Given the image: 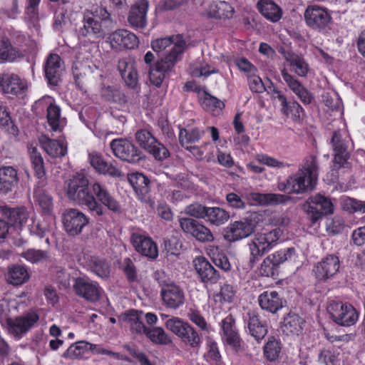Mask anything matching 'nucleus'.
<instances>
[{
    "label": "nucleus",
    "mask_w": 365,
    "mask_h": 365,
    "mask_svg": "<svg viewBox=\"0 0 365 365\" xmlns=\"http://www.w3.org/2000/svg\"><path fill=\"white\" fill-rule=\"evenodd\" d=\"M66 195L71 200L84 205L101 225H108L111 214H119L122 211L120 202L105 185L95 182L89 187L88 180L81 173H77L68 180Z\"/></svg>",
    "instance_id": "nucleus-1"
},
{
    "label": "nucleus",
    "mask_w": 365,
    "mask_h": 365,
    "mask_svg": "<svg viewBox=\"0 0 365 365\" xmlns=\"http://www.w3.org/2000/svg\"><path fill=\"white\" fill-rule=\"evenodd\" d=\"M152 49L163 56L150 68V82L160 87L167 75L180 59L186 48V41L180 34L156 38L150 43Z\"/></svg>",
    "instance_id": "nucleus-2"
},
{
    "label": "nucleus",
    "mask_w": 365,
    "mask_h": 365,
    "mask_svg": "<svg viewBox=\"0 0 365 365\" xmlns=\"http://www.w3.org/2000/svg\"><path fill=\"white\" fill-rule=\"evenodd\" d=\"M282 235L279 228L269 232H257L248 243L250 250L249 264L252 267L259 258L270 251L277 243Z\"/></svg>",
    "instance_id": "nucleus-3"
},
{
    "label": "nucleus",
    "mask_w": 365,
    "mask_h": 365,
    "mask_svg": "<svg viewBox=\"0 0 365 365\" xmlns=\"http://www.w3.org/2000/svg\"><path fill=\"white\" fill-rule=\"evenodd\" d=\"M165 325L167 329L178 336L185 345L192 349L200 347L202 337L189 323L178 317H173L167 320Z\"/></svg>",
    "instance_id": "nucleus-4"
},
{
    "label": "nucleus",
    "mask_w": 365,
    "mask_h": 365,
    "mask_svg": "<svg viewBox=\"0 0 365 365\" xmlns=\"http://www.w3.org/2000/svg\"><path fill=\"white\" fill-rule=\"evenodd\" d=\"M302 207L312 223H315L324 215L334 212V205L331 199L321 194L309 197Z\"/></svg>",
    "instance_id": "nucleus-5"
},
{
    "label": "nucleus",
    "mask_w": 365,
    "mask_h": 365,
    "mask_svg": "<svg viewBox=\"0 0 365 365\" xmlns=\"http://www.w3.org/2000/svg\"><path fill=\"white\" fill-rule=\"evenodd\" d=\"M163 274L159 272L155 273V278L161 287L160 294L163 301L166 307L175 309L184 304L185 298L184 292L175 283L160 279V274Z\"/></svg>",
    "instance_id": "nucleus-6"
},
{
    "label": "nucleus",
    "mask_w": 365,
    "mask_h": 365,
    "mask_svg": "<svg viewBox=\"0 0 365 365\" xmlns=\"http://www.w3.org/2000/svg\"><path fill=\"white\" fill-rule=\"evenodd\" d=\"M110 147L115 156L128 163L137 164L145 158L143 153L127 139H114L110 142Z\"/></svg>",
    "instance_id": "nucleus-7"
},
{
    "label": "nucleus",
    "mask_w": 365,
    "mask_h": 365,
    "mask_svg": "<svg viewBox=\"0 0 365 365\" xmlns=\"http://www.w3.org/2000/svg\"><path fill=\"white\" fill-rule=\"evenodd\" d=\"M140 148L150 153L156 160H163L170 155L168 150L146 129H140L135 134Z\"/></svg>",
    "instance_id": "nucleus-8"
},
{
    "label": "nucleus",
    "mask_w": 365,
    "mask_h": 365,
    "mask_svg": "<svg viewBox=\"0 0 365 365\" xmlns=\"http://www.w3.org/2000/svg\"><path fill=\"white\" fill-rule=\"evenodd\" d=\"M332 320L341 326H351L358 319V313L350 304L331 302L327 307Z\"/></svg>",
    "instance_id": "nucleus-9"
},
{
    "label": "nucleus",
    "mask_w": 365,
    "mask_h": 365,
    "mask_svg": "<svg viewBox=\"0 0 365 365\" xmlns=\"http://www.w3.org/2000/svg\"><path fill=\"white\" fill-rule=\"evenodd\" d=\"M304 19L309 28L318 31H324L329 29L332 22L328 9L316 5L309 6L306 9Z\"/></svg>",
    "instance_id": "nucleus-10"
},
{
    "label": "nucleus",
    "mask_w": 365,
    "mask_h": 365,
    "mask_svg": "<svg viewBox=\"0 0 365 365\" xmlns=\"http://www.w3.org/2000/svg\"><path fill=\"white\" fill-rule=\"evenodd\" d=\"M340 260L334 254L327 255L318 262L313 268V274L319 283H325L333 279L339 272Z\"/></svg>",
    "instance_id": "nucleus-11"
},
{
    "label": "nucleus",
    "mask_w": 365,
    "mask_h": 365,
    "mask_svg": "<svg viewBox=\"0 0 365 365\" xmlns=\"http://www.w3.org/2000/svg\"><path fill=\"white\" fill-rule=\"evenodd\" d=\"M90 218L76 208H68L62 215V222L66 232L71 236L80 235L88 225Z\"/></svg>",
    "instance_id": "nucleus-12"
},
{
    "label": "nucleus",
    "mask_w": 365,
    "mask_h": 365,
    "mask_svg": "<svg viewBox=\"0 0 365 365\" xmlns=\"http://www.w3.org/2000/svg\"><path fill=\"white\" fill-rule=\"evenodd\" d=\"M38 320V314L35 312H30L24 315L15 318H8L6 322L9 333L14 338L19 339L25 335Z\"/></svg>",
    "instance_id": "nucleus-13"
},
{
    "label": "nucleus",
    "mask_w": 365,
    "mask_h": 365,
    "mask_svg": "<svg viewBox=\"0 0 365 365\" xmlns=\"http://www.w3.org/2000/svg\"><path fill=\"white\" fill-rule=\"evenodd\" d=\"M314 183L302 170L289 176L286 181L278 183L279 190L289 194H302L314 189Z\"/></svg>",
    "instance_id": "nucleus-14"
},
{
    "label": "nucleus",
    "mask_w": 365,
    "mask_h": 365,
    "mask_svg": "<svg viewBox=\"0 0 365 365\" xmlns=\"http://www.w3.org/2000/svg\"><path fill=\"white\" fill-rule=\"evenodd\" d=\"M295 255V249L289 247L275 252L265 257L259 268L260 275L273 277L279 265Z\"/></svg>",
    "instance_id": "nucleus-15"
},
{
    "label": "nucleus",
    "mask_w": 365,
    "mask_h": 365,
    "mask_svg": "<svg viewBox=\"0 0 365 365\" xmlns=\"http://www.w3.org/2000/svg\"><path fill=\"white\" fill-rule=\"evenodd\" d=\"M255 222L247 217L235 221L225 230L224 238L230 242L246 238L255 232Z\"/></svg>",
    "instance_id": "nucleus-16"
},
{
    "label": "nucleus",
    "mask_w": 365,
    "mask_h": 365,
    "mask_svg": "<svg viewBox=\"0 0 365 365\" xmlns=\"http://www.w3.org/2000/svg\"><path fill=\"white\" fill-rule=\"evenodd\" d=\"M331 144L334 151L333 170H337L341 168L346 167L349 165L348 159L350 157L349 152L348 151V144L342 138L339 132L334 131L333 133Z\"/></svg>",
    "instance_id": "nucleus-17"
},
{
    "label": "nucleus",
    "mask_w": 365,
    "mask_h": 365,
    "mask_svg": "<svg viewBox=\"0 0 365 365\" xmlns=\"http://www.w3.org/2000/svg\"><path fill=\"white\" fill-rule=\"evenodd\" d=\"M179 223L183 232L190 234L200 242H207L214 240V237L210 230L196 220L182 217L179 219Z\"/></svg>",
    "instance_id": "nucleus-18"
},
{
    "label": "nucleus",
    "mask_w": 365,
    "mask_h": 365,
    "mask_svg": "<svg viewBox=\"0 0 365 365\" xmlns=\"http://www.w3.org/2000/svg\"><path fill=\"white\" fill-rule=\"evenodd\" d=\"M73 289L78 296L87 301L95 302L101 298V287L98 283L93 282L88 278L77 277L73 284Z\"/></svg>",
    "instance_id": "nucleus-19"
},
{
    "label": "nucleus",
    "mask_w": 365,
    "mask_h": 365,
    "mask_svg": "<svg viewBox=\"0 0 365 365\" xmlns=\"http://www.w3.org/2000/svg\"><path fill=\"white\" fill-rule=\"evenodd\" d=\"M26 89V82L11 73H0V91L10 98L23 93Z\"/></svg>",
    "instance_id": "nucleus-20"
},
{
    "label": "nucleus",
    "mask_w": 365,
    "mask_h": 365,
    "mask_svg": "<svg viewBox=\"0 0 365 365\" xmlns=\"http://www.w3.org/2000/svg\"><path fill=\"white\" fill-rule=\"evenodd\" d=\"M46 178L38 180L33 190V199L36 205L41 207L45 214H51L53 210V197L47 190Z\"/></svg>",
    "instance_id": "nucleus-21"
},
{
    "label": "nucleus",
    "mask_w": 365,
    "mask_h": 365,
    "mask_svg": "<svg viewBox=\"0 0 365 365\" xmlns=\"http://www.w3.org/2000/svg\"><path fill=\"white\" fill-rule=\"evenodd\" d=\"M127 178L138 198L143 202H148L150 206H153L154 201L150 199V181L149 178L138 172L128 173Z\"/></svg>",
    "instance_id": "nucleus-22"
},
{
    "label": "nucleus",
    "mask_w": 365,
    "mask_h": 365,
    "mask_svg": "<svg viewBox=\"0 0 365 365\" xmlns=\"http://www.w3.org/2000/svg\"><path fill=\"white\" fill-rule=\"evenodd\" d=\"M108 40L111 48L116 51L133 49L139 43L138 37L125 29H118L113 32L109 36Z\"/></svg>",
    "instance_id": "nucleus-23"
},
{
    "label": "nucleus",
    "mask_w": 365,
    "mask_h": 365,
    "mask_svg": "<svg viewBox=\"0 0 365 365\" xmlns=\"http://www.w3.org/2000/svg\"><path fill=\"white\" fill-rule=\"evenodd\" d=\"M83 25L78 29V35L88 38L89 40H94L103 38L106 31L103 28L101 21H98L89 14V11L85 12L83 19Z\"/></svg>",
    "instance_id": "nucleus-24"
},
{
    "label": "nucleus",
    "mask_w": 365,
    "mask_h": 365,
    "mask_svg": "<svg viewBox=\"0 0 365 365\" xmlns=\"http://www.w3.org/2000/svg\"><path fill=\"white\" fill-rule=\"evenodd\" d=\"M194 267L201 282L204 284H216L220 278L218 271L204 257L200 256L193 260Z\"/></svg>",
    "instance_id": "nucleus-25"
},
{
    "label": "nucleus",
    "mask_w": 365,
    "mask_h": 365,
    "mask_svg": "<svg viewBox=\"0 0 365 365\" xmlns=\"http://www.w3.org/2000/svg\"><path fill=\"white\" fill-rule=\"evenodd\" d=\"M148 0H139L131 6L128 16L130 26L134 29H143L147 26Z\"/></svg>",
    "instance_id": "nucleus-26"
},
{
    "label": "nucleus",
    "mask_w": 365,
    "mask_h": 365,
    "mask_svg": "<svg viewBox=\"0 0 365 365\" xmlns=\"http://www.w3.org/2000/svg\"><path fill=\"white\" fill-rule=\"evenodd\" d=\"M258 303L262 309L276 314L286 305L287 302L277 292L267 290L259 295Z\"/></svg>",
    "instance_id": "nucleus-27"
},
{
    "label": "nucleus",
    "mask_w": 365,
    "mask_h": 365,
    "mask_svg": "<svg viewBox=\"0 0 365 365\" xmlns=\"http://www.w3.org/2000/svg\"><path fill=\"white\" fill-rule=\"evenodd\" d=\"M63 61L56 53H51L44 64V73L48 83L51 86H57L61 81L63 70Z\"/></svg>",
    "instance_id": "nucleus-28"
},
{
    "label": "nucleus",
    "mask_w": 365,
    "mask_h": 365,
    "mask_svg": "<svg viewBox=\"0 0 365 365\" xmlns=\"http://www.w3.org/2000/svg\"><path fill=\"white\" fill-rule=\"evenodd\" d=\"M130 240L135 250L142 255L150 259H155L158 256L157 245L150 237L133 233Z\"/></svg>",
    "instance_id": "nucleus-29"
},
{
    "label": "nucleus",
    "mask_w": 365,
    "mask_h": 365,
    "mask_svg": "<svg viewBox=\"0 0 365 365\" xmlns=\"http://www.w3.org/2000/svg\"><path fill=\"white\" fill-rule=\"evenodd\" d=\"M39 142L45 152L52 158H62L67 154V143L63 140H54L41 135Z\"/></svg>",
    "instance_id": "nucleus-30"
},
{
    "label": "nucleus",
    "mask_w": 365,
    "mask_h": 365,
    "mask_svg": "<svg viewBox=\"0 0 365 365\" xmlns=\"http://www.w3.org/2000/svg\"><path fill=\"white\" fill-rule=\"evenodd\" d=\"M0 215L7 220L8 225L21 226L28 219V212L23 207H10L7 205L0 206Z\"/></svg>",
    "instance_id": "nucleus-31"
},
{
    "label": "nucleus",
    "mask_w": 365,
    "mask_h": 365,
    "mask_svg": "<svg viewBox=\"0 0 365 365\" xmlns=\"http://www.w3.org/2000/svg\"><path fill=\"white\" fill-rule=\"evenodd\" d=\"M31 277L28 269L21 264H12L7 267L5 279L9 284L15 287L26 283Z\"/></svg>",
    "instance_id": "nucleus-32"
},
{
    "label": "nucleus",
    "mask_w": 365,
    "mask_h": 365,
    "mask_svg": "<svg viewBox=\"0 0 365 365\" xmlns=\"http://www.w3.org/2000/svg\"><path fill=\"white\" fill-rule=\"evenodd\" d=\"M19 182L17 171L11 166L0 168V192L6 194L11 191Z\"/></svg>",
    "instance_id": "nucleus-33"
},
{
    "label": "nucleus",
    "mask_w": 365,
    "mask_h": 365,
    "mask_svg": "<svg viewBox=\"0 0 365 365\" xmlns=\"http://www.w3.org/2000/svg\"><path fill=\"white\" fill-rule=\"evenodd\" d=\"M89 159L91 165L98 173L116 178L122 176L121 171L112 163H107L100 154L91 153L89 155Z\"/></svg>",
    "instance_id": "nucleus-34"
},
{
    "label": "nucleus",
    "mask_w": 365,
    "mask_h": 365,
    "mask_svg": "<svg viewBox=\"0 0 365 365\" xmlns=\"http://www.w3.org/2000/svg\"><path fill=\"white\" fill-rule=\"evenodd\" d=\"M223 332L222 339L230 346H237L240 343V337L235 327V319L232 314L225 317L221 323Z\"/></svg>",
    "instance_id": "nucleus-35"
},
{
    "label": "nucleus",
    "mask_w": 365,
    "mask_h": 365,
    "mask_svg": "<svg viewBox=\"0 0 365 365\" xmlns=\"http://www.w3.org/2000/svg\"><path fill=\"white\" fill-rule=\"evenodd\" d=\"M245 320L247 322V328L250 334L257 341L262 339L267 333V325L262 322L255 312H249Z\"/></svg>",
    "instance_id": "nucleus-36"
},
{
    "label": "nucleus",
    "mask_w": 365,
    "mask_h": 365,
    "mask_svg": "<svg viewBox=\"0 0 365 365\" xmlns=\"http://www.w3.org/2000/svg\"><path fill=\"white\" fill-rule=\"evenodd\" d=\"M86 267L88 270L102 279H107L110 275V264L103 257H88L86 259Z\"/></svg>",
    "instance_id": "nucleus-37"
},
{
    "label": "nucleus",
    "mask_w": 365,
    "mask_h": 365,
    "mask_svg": "<svg viewBox=\"0 0 365 365\" xmlns=\"http://www.w3.org/2000/svg\"><path fill=\"white\" fill-rule=\"evenodd\" d=\"M250 196L252 200L260 205L286 204L291 199V197L287 195L276 193L252 192Z\"/></svg>",
    "instance_id": "nucleus-38"
},
{
    "label": "nucleus",
    "mask_w": 365,
    "mask_h": 365,
    "mask_svg": "<svg viewBox=\"0 0 365 365\" xmlns=\"http://www.w3.org/2000/svg\"><path fill=\"white\" fill-rule=\"evenodd\" d=\"M257 8L261 14L272 22H277L282 18L281 9L271 0H260Z\"/></svg>",
    "instance_id": "nucleus-39"
},
{
    "label": "nucleus",
    "mask_w": 365,
    "mask_h": 365,
    "mask_svg": "<svg viewBox=\"0 0 365 365\" xmlns=\"http://www.w3.org/2000/svg\"><path fill=\"white\" fill-rule=\"evenodd\" d=\"M125 321L130 327L133 334H145L148 328L145 327L141 319L142 312L130 309L125 313Z\"/></svg>",
    "instance_id": "nucleus-40"
},
{
    "label": "nucleus",
    "mask_w": 365,
    "mask_h": 365,
    "mask_svg": "<svg viewBox=\"0 0 365 365\" xmlns=\"http://www.w3.org/2000/svg\"><path fill=\"white\" fill-rule=\"evenodd\" d=\"M304 321L298 314L289 313L284 318L282 331L287 334L299 335Z\"/></svg>",
    "instance_id": "nucleus-41"
},
{
    "label": "nucleus",
    "mask_w": 365,
    "mask_h": 365,
    "mask_svg": "<svg viewBox=\"0 0 365 365\" xmlns=\"http://www.w3.org/2000/svg\"><path fill=\"white\" fill-rule=\"evenodd\" d=\"M298 170H302L311 181L316 184L319 171V166L317 156L313 155L307 156L299 165Z\"/></svg>",
    "instance_id": "nucleus-42"
},
{
    "label": "nucleus",
    "mask_w": 365,
    "mask_h": 365,
    "mask_svg": "<svg viewBox=\"0 0 365 365\" xmlns=\"http://www.w3.org/2000/svg\"><path fill=\"white\" fill-rule=\"evenodd\" d=\"M205 218L211 225L221 226L229 220L230 214L221 207H208Z\"/></svg>",
    "instance_id": "nucleus-43"
},
{
    "label": "nucleus",
    "mask_w": 365,
    "mask_h": 365,
    "mask_svg": "<svg viewBox=\"0 0 365 365\" xmlns=\"http://www.w3.org/2000/svg\"><path fill=\"white\" fill-rule=\"evenodd\" d=\"M28 152L32 167L34 170L35 176L38 178V180L46 178L44 163L41 153L38 151L36 147L33 146L28 148Z\"/></svg>",
    "instance_id": "nucleus-44"
},
{
    "label": "nucleus",
    "mask_w": 365,
    "mask_h": 365,
    "mask_svg": "<svg viewBox=\"0 0 365 365\" xmlns=\"http://www.w3.org/2000/svg\"><path fill=\"white\" fill-rule=\"evenodd\" d=\"M96 345L90 344L85 341H79L71 344L68 349L62 354L65 359H78L89 349L93 350Z\"/></svg>",
    "instance_id": "nucleus-45"
},
{
    "label": "nucleus",
    "mask_w": 365,
    "mask_h": 365,
    "mask_svg": "<svg viewBox=\"0 0 365 365\" xmlns=\"http://www.w3.org/2000/svg\"><path fill=\"white\" fill-rule=\"evenodd\" d=\"M204 130L198 128H194L190 130L185 128L180 129L179 133V141L182 147L190 145V144L197 142L204 134Z\"/></svg>",
    "instance_id": "nucleus-46"
},
{
    "label": "nucleus",
    "mask_w": 365,
    "mask_h": 365,
    "mask_svg": "<svg viewBox=\"0 0 365 365\" xmlns=\"http://www.w3.org/2000/svg\"><path fill=\"white\" fill-rule=\"evenodd\" d=\"M284 58L289 63L290 66L295 68V72L298 76L302 77L307 76L308 65L302 57L294 53L287 52L284 55Z\"/></svg>",
    "instance_id": "nucleus-47"
},
{
    "label": "nucleus",
    "mask_w": 365,
    "mask_h": 365,
    "mask_svg": "<svg viewBox=\"0 0 365 365\" xmlns=\"http://www.w3.org/2000/svg\"><path fill=\"white\" fill-rule=\"evenodd\" d=\"M20 56L19 51L12 46L8 38L0 41V59L4 61H13Z\"/></svg>",
    "instance_id": "nucleus-48"
},
{
    "label": "nucleus",
    "mask_w": 365,
    "mask_h": 365,
    "mask_svg": "<svg viewBox=\"0 0 365 365\" xmlns=\"http://www.w3.org/2000/svg\"><path fill=\"white\" fill-rule=\"evenodd\" d=\"M281 350L280 341L272 337L269 339L264 347V354L268 361H274L279 358Z\"/></svg>",
    "instance_id": "nucleus-49"
},
{
    "label": "nucleus",
    "mask_w": 365,
    "mask_h": 365,
    "mask_svg": "<svg viewBox=\"0 0 365 365\" xmlns=\"http://www.w3.org/2000/svg\"><path fill=\"white\" fill-rule=\"evenodd\" d=\"M61 109L53 103H51L47 108V120L52 130L58 131L61 130Z\"/></svg>",
    "instance_id": "nucleus-50"
},
{
    "label": "nucleus",
    "mask_w": 365,
    "mask_h": 365,
    "mask_svg": "<svg viewBox=\"0 0 365 365\" xmlns=\"http://www.w3.org/2000/svg\"><path fill=\"white\" fill-rule=\"evenodd\" d=\"M146 336L153 342L158 344H168L171 339L161 327L148 328L145 334Z\"/></svg>",
    "instance_id": "nucleus-51"
},
{
    "label": "nucleus",
    "mask_w": 365,
    "mask_h": 365,
    "mask_svg": "<svg viewBox=\"0 0 365 365\" xmlns=\"http://www.w3.org/2000/svg\"><path fill=\"white\" fill-rule=\"evenodd\" d=\"M103 96L105 99L110 102L125 105L127 103L125 95L120 90L108 86L103 90Z\"/></svg>",
    "instance_id": "nucleus-52"
},
{
    "label": "nucleus",
    "mask_w": 365,
    "mask_h": 365,
    "mask_svg": "<svg viewBox=\"0 0 365 365\" xmlns=\"http://www.w3.org/2000/svg\"><path fill=\"white\" fill-rule=\"evenodd\" d=\"M236 292L237 289L234 286L225 283L221 286L220 292L216 294L215 297L220 302L231 303L235 299Z\"/></svg>",
    "instance_id": "nucleus-53"
},
{
    "label": "nucleus",
    "mask_w": 365,
    "mask_h": 365,
    "mask_svg": "<svg viewBox=\"0 0 365 365\" xmlns=\"http://www.w3.org/2000/svg\"><path fill=\"white\" fill-rule=\"evenodd\" d=\"M21 256L31 263H39L46 260L48 253L41 250L29 249L21 253Z\"/></svg>",
    "instance_id": "nucleus-54"
},
{
    "label": "nucleus",
    "mask_w": 365,
    "mask_h": 365,
    "mask_svg": "<svg viewBox=\"0 0 365 365\" xmlns=\"http://www.w3.org/2000/svg\"><path fill=\"white\" fill-rule=\"evenodd\" d=\"M201 105L205 110L208 111H215L216 109L221 110L225 107L222 101L207 93H205L204 97L201 100Z\"/></svg>",
    "instance_id": "nucleus-55"
},
{
    "label": "nucleus",
    "mask_w": 365,
    "mask_h": 365,
    "mask_svg": "<svg viewBox=\"0 0 365 365\" xmlns=\"http://www.w3.org/2000/svg\"><path fill=\"white\" fill-rule=\"evenodd\" d=\"M207 207L199 203H192L185 208V212L195 218L205 219Z\"/></svg>",
    "instance_id": "nucleus-56"
},
{
    "label": "nucleus",
    "mask_w": 365,
    "mask_h": 365,
    "mask_svg": "<svg viewBox=\"0 0 365 365\" xmlns=\"http://www.w3.org/2000/svg\"><path fill=\"white\" fill-rule=\"evenodd\" d=\"M217 252L213 254L212 262L217 267L220 268L225 272H228L231 269L232 266L227 257L225 253L222 252H218L216 250Z\"/></svg>",
    "instance_id": "nucleus-57"
},
{
    "label": "nucleus",
    "mask_w": 365,
    "mask_h": 365,
    "mask_svg": "<svg viewBox=\"0 0 365 365\" xmlns=\"http://www.w3.org/2000/svg\"><path fill=\"white\" fill-rule=\"evenodd\" d=\"M122 266L128 280L129 282L135 281L137 279V271L133 261L129 257H126L123 259Z\"/></svg>",
    "instance_id": "nucleus-58"
},
{
    "label": "nucleus",
    "mask_w": 365,
    "mask_h": 365,
    "mask_svg": "<svg viewBox=\"0 0 365 365\" xmlns=\"http://www.w3.org/2000/svg\"><path fill=\"white\" fill-rule=\"evenodd\" d=\"M287 108L282 110V113L287 116L291 114L294 120H299L301 115L304 114L303 108L297 101L289 102Z\"/></svg>",
    "instance_id": "nucleus-59"
},
{
    "label": "nucleus",
    "mask_w": 365,
    "mask_h": 365,
    "mask_svg": "<svg viewBox=\"0 0 365 365\" xmlns=\"http://www.w3.org/2000/svg\"><path fill=\"white\" fill-rule=\"evenodd\" d=\"M282 76L287 83V86L294 92L299 91L303 86L302 83L293 76L289 74L285 68L282 70Z\"/></svg>",
    "instance_id": "nucleus-60"
},
{
    "label": "nucleus",
    "mask_w": 365,
    "mask_h": 365,
    "mask_svg": "<svg viewBox=\"0 0 365 365\" xmlns=\"http://www.w3.org/2000/svg\"><path fill=\"white\" fill-rule=\"evenodd\" d=\"M189 319L203 331L208 330V326L205 319L198 311L191 309L188 313Z\"/></svg>",
    "instance_id": "nucleus-61"
},
{
    "label": "nucleus",
    "mask_w": 365,
    "mask_h": 365,
    "mask_svg": "<svg viewBox=\"0 0 365 365\" xmlns=\"http://www.w3.org/2000/svg\"><path fill=\"white\" fill-rule=\"evenodd\" d=\"M226 200L229 205L235 209H245L246 203L235 192H230L226 195Z\"/></svg>",
    "instance_id": "nucleus-62"
},
{
    "label": "nucleus",
    "mask_w": 365,
    "mask_h": 365,
    "mask_svg": "<svg viewBox=\"0 0 365 365\" xmlns=\"http://www.w3.org/2000/svg\"><path fill=\"white\" fill-rule=\"evenodd\" d=\"M248 81L250 88L253 92L261 93L265 91L264 85L259 76L251 75L248 77Z\"/></svg>",
    "instance_id": "nucleus-63"
},
{
    "label": "nucleus",
    "mask_w": 365,
    "mask_h": 365,
    "mask_svg": "<svg viewBox=\"0 0 365 365\" xmlns=\"http://www.w3.org/2000/svg\"><path fill=\"white\" fill-rule=\"evenodd\" d=\"M353 243L356 246L365 245V226L355 229L351 235Z\"/></svg>",
    "instance_id": "nucleus-64"
}]
</instances>
